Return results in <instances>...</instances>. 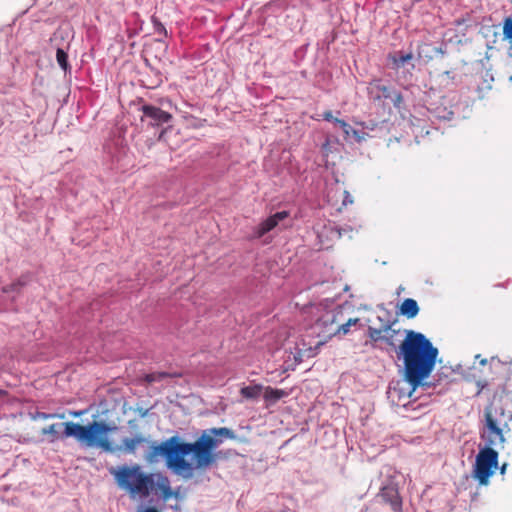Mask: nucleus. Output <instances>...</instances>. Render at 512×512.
Wrapping results in <instances>:
<instances>
[{
    "label": "nucleus",
    "instance_id": "1",
    "mask_svg": "<svg viewBox=\"0 0 512 512\" xmlns=\"http://www.w3.org/2000/svg\"><path fill=\"white\" fill-rule=\"evenodd\" d=\"M235 437L233 430L220 427L204 430L194 442H185L178 436L161 442L152 441L144 454V460L149 465H156L164 459L167 469L188 480L194 476L197 469L205 470L216 461L214 450L225 439Z\"/></svg>",
    "mask_w": 512,
    "mask_h": 512
},
{
    "label": "nucleus",
    "instance_id": "2",
    "mask_svg": "<svg viewBox=\"0 0 512 512\" xmlns=\"http://www.w3.org/2000/svg\"><path fill=\"white\" fill-rule=\"evenodd\" d=\"M404 333L397 357L403 360L406 381L416 388L434 369L438 350L422 333L413 330Z\"/></svg>",
    "mask_w": 512,
    "mask_h": 512
},
{
    "label": "nucleus",
    "instance_id": "3",
    "mask_svg": "<svg viewBox=\"0 0 512 512\" xmlns=\"http://www.w3.org/2000/svg\"><path fill=\"white\" fill-rule=\"evenodd\" d=\"M110 473L118 487L131 497L157 495L166 501L174 496L169 477L161 471L146 472L139 464H124L112 468Z\"/></svg>",
    "mask_w": 512,
    "mask_h": 512
},
{
    "label": "nucleus",
    "instance_id": "4",
    "mask_svg": "<svg viewBox=\"0 0 512 512\" xmlns=\"http://www.w3.org/2000/svg\"><path fill=\"white\" fill-rule=\"evenodd\" d=\"M61 428H64L62 437H73L86 447H97L105 452H114L115 450L108 438L110 432L117 430L115 425H110L104 421H92L87 425L71 421L54 423L42 428L41 435H48L50 442H54L59 439Z\"/></svg>",
    "mask_w": 512,
    "mask_h": 512
},
{
    "label": "nucleus",
    "instance_id": "5",
    "mask_svg": "<svg viewBox=\"0 0 512 512\" xmlns=\"http://www.w3.org/2000/svg\"><path fill=\"white\" fill-rule=\"evenodd\" d=\"M498 468V452L489 447L484 446L480 449L473 466L472 476L478 481L479 485L487 486L490 477Z\"/></svg>",
    "mask_w": 512,
    "mask_h": 512
},
{
    "label": "nucleus",
    "instance_id": "6",
    "mask_svg": "<svg viewBox=\"0 0 512 512\" xmlns=\"http://www.w3.org/2000/svg\"><path fill=\"white\" fill-rule=\"evenodd\" d=\"M343 309L341 306H336L335 308L326 311L319 319H317L314 329L317 331V336L320 340L317 342L316 346L324 345L328 340L337 334H329L331 330H337L338 323L343 321Z\"/></svg>",
    "mask_w": 512,
    "mask_h": 512
},
{
    "label": "nucleus",
    "instance_id": "7",
    "mask_svg": "<svg viewBox=\"0 0 512 512\" xmlns=\"http://www.w3.org/2000/svg\"><path fill=\"white\" fill-rule=\"evenodd\" d=\"M368 337L374 343V347L393 349L397 352L399 345L403 341L402 334L399 329H393L392 324L388 323L382 328L368 327Z\"/></svg>",
    "mask_w": 512,
    "mask_h": 512
},
{
    "label": "nucleus",
    "instance_id": "8",
    "mask_svg": "<svg viewBox=\"0 0 512 512\" xmlns=\"http://www.w3.org/2000/svg\"><path fill=\"white\" fill-rule=\"evenodd\" d=\"M484 424L511 431L512 413L505 411L499 402H493L484 412Z\"/></svg>",
    "mask_w": 512,
    "mask_h": 512
},
{
    "label": "nucleus",
    "instance_id": "9",
    "mask_svg": "<svg viewBox=\"0 0 512 512\" xmlns=\"http://www.w3.org/2000/svg\"><path fill=\"white\" fill-rule=\"evenodd\" d=\"M143 113L141 121L148 120V124L151 126H160L164 123H168L172 119V115L159 107L145 104L140 109Z\"/></svg>",
    "mask_w": 512,
    "mask_h": 512
},
{
    "label": "nucleus",
    "instance_id": "10",
    "mask_svg": "<svg viewBox=\"0 0 512 512\" xmlns=\"http://www.w3.org/2000/svg\"><path fill=\"white\" fill-rule=\"evenodd\" d=\"M509 432L510 431L505 429H500L484 424L483 431L481 433V439L484 441L485 446H489L493 449L497 447L502 448L506 441L505 435Z\"/></svg>",
    "mask_w": 512,
    "mask_h": 512
},
{
    "label": "nucleus",
    "instance_id": "11",
    "mask_svg": "<svg viewBox=\"0 0 512 512\" xmlns=\"http://www.w3.org/2000/svg\"><path fill=\"white\" fill-rule=\"evenodd\" d=\"M288 216L289 212L287 211L276 212L254 228L252 237L256 239L262 238L265 234L273 230L281 221L288 218Z\"/></svg>",
    "mask_w": 512,
    "mask_h": 512
},
{
    "label": "nucleus",
    "instance_id": "12",
    "mask_svg": "<svg viewBox=\"0 0 512 512\" xmlns=\"http://www.w3.org/2000/svg\"><path fill=\"white\" fill-rule=\"evenodd\" d=\"M378 497L383 503L390 505L394 512H401L402 499L399 495L398 489L395 486H384L378 494Z\"/></svg>",
    "mask_w": 512,
    "mask_h": 512
},
{
    "label": "nucleus",
    "instance_id": "13",
    "mask_svg": "<svg viewBox=\"0 0 512 512\" xmlns=\"http://www.w3.org/2000/svg\"><path fill=\"white\" fill-rule=\"evenodd\" d=\"M367 94L373 101H381L391 97V90L380 79H374L367 86Z\"/></svg>",
    "mask_w": 512,
    "mask_h": 512
},
{
    "label": "nucleus",
    "instance_id": "14",
    "mask_svg": "<svg viewBox=\"0 0 512 512\" xmlns=\"http://www.w3.org/2000/svg\"><path fill=\"white\" fill-rule=\"evenodd\" d=\"M490 369L494 374L492 381L497 380L499 381V386H505L509 380L508 374L511 370V366L500 360L492 359L490 361Z\"/></svg>",
    "mask_w": 512,
    "mask_h": 512
},
{
    "label": "nucleus",
    "instance_id": "15",
    "mask_svg": "<svg viewBox=\"0 0 512 512\" xmlns=\"http://www.w3.org/2000/svg\"><path fill=\"white\" fill-rule=\"evenodd\" d=\"M419 313V306L416 300L406 298L399 307V314L408 319L415 318Z\"/></svg>",
    "mask_w": 512,
    "mask_h": 512
},
{
    "label": "nucleus",
    "instance_id": "16",
    "mask_svg": "<svg viewBox=\"0 0 512 512\" xmlns=\"http://www.w3.org/2000/svg\"><path fill=\"white\" fill-rule=\"evenodd\" d=\"M146 441L143 435H136L134 437H126L122 440V449L129 454H135L139 445Z\"/></svg>",
    "mask_w": 512,
    "mask_h": 512
},
{
    "label": "nucleus",
    "instance_id": "17",
    "mask_svg": "<svg viewBox=\"0 0 512 512\" xmlns=\"http://www.w3.org/2000/svg\"><path fill=\"white\" fill-rule=\"evenodd\" d=\"M178 131L175 130L173 126H168L164 128L159 134V141L166 142L172 149H177L180 147L182 141L181 140H173L172 135L177 134Z\"/></svg>",
    "mask_w": 512,
    "mask_h": 512
},
{
    "label": "nucleus",
    "instance_id": "18",
    "mask_svg": "<svg viewBox=\"0 0 512 512\" xmlns=\"http://www.w3.org/2000/svg\"><path fill=\"white\" fill-rule=\"evenodd\" d=\"M288 394L289 393L283 389L272 388L270 386L264 388V399L269 405L275 404L280 399L288 396Z\"/></svg>",
    "mask_w": 512,
    "mask_h": 512
},
{
    "label": "nucleus",
    "instance_id": "19",
    "mask_svg": "<svg viewBox=\"0 0 512 512\" xmlns=\"http://www.w3.org/2000/svg\"><path fill=\"white\" fill-rule=\"evenodd\" d=\"M263 389L264 388L261 384L245 386L241 388L240 394L243 398L246 399H257L261 395Z\"/></svg>",
    "mask_w": 512,
    "mask_h": 512
},
{
    "label": "nucleus",
    "instance_id": "20",
    "mask_svg": "<svg viewBox=\"0 0 512 512\" xmlns=\"http://www.w3.org/2000/svg\"><path fill=\"white\" fill-rule=\"evenodd\" d=\"M359 321V318H349L344 322L341 321L338 323L337 330H331L329 331V334L347 335L350 332V328L359 323Z\"/></svg>",
    "mask_w": 512,
    "mask_h": 512
},
{
    "label": "nucleus",
    "instance_id": "21",
    "mask_svg": "<svg viewBox=\"0 0 512 512\" xmlns=\"http://www.w3.org/2000/svg\"><path fill=\"white\" fill-rule=\"evenodd\" d=\"M56 60H57L58 65L64 71H67L69 69L68 55L63 49H61V48L57 49Z\"/></svg>",
    "mask_w": 512,
    "mask_h": 512
},
{
    "label": "nucleus",
    "instance_id": "22",
    "mask_svg": "<svg viewBox=\"0 0 512 512\" xmlns=\"http://www.w3.org/2000/svg\"><path fill=\"white\" fill-rule=\"evenodd\" d=\"M503 35L505 39H512V18H506L503 23Z\"/></svg>",
    "mask_w": 512,
    "mask_h": 512
},
{
    "label": "nucleus",
    "instance_id": "23",
    "mask_svg": "<svg viewBox=\"0 0 512 512\" xmlns=\"http://www.w3.org/2000/svg\"><path fill=\"white\" fill-rule=\"evenodd\" d=\"M334 123L343 130L346 136L350 134V130H352V128L346 121L342 119H334Z\"/></svg>",
    "mask_w": 512,
    "mask_h": 512
},
{
    "label": "nucleus",
    "instance_id": "24",
    "mask_svg": "<svg viewBox=\"0 0 512 512\" xmlns=\"http://www.w3.org/2000/svg\"><path fill=\"white\" fill-rule=\"evenodd\" d=\"M167 376L166 373H150L146 375V381L149 383L160 381Z\"/></svg>",
    "mask_w": 512,
    "mask_h": 512
},
{
    "label": "nucleus",
    "instance_id": "25",
    "mask_svg": "<svg viewBox=\"0 0 512 512\" xmlns=\"http://www.w3.org/2000/svg\"><path fill=\"white\" fill-rule=\"evenodd\" d=\"M37 418L42 419V420H47V419H52V418L64 419L65 418V414L64 413H62V414H56V413L48 414V413L41 412V413L37 414Z\"/></svg>",
    "mask_w": 512,
    "mask_h": 512
},
{
    "label": "nucleus",
    "instance_id": "26",
    "mask_svg": "<svg viewBox=\"0 0 512 512\" xmlns=\"http://www.w3.org/2000/svg\"><path fill=\"white\" fill-rule=\"evenodd\" d=\"M153 23H154L155 32L157 34H163L164 36L167 35L166 28L164 27V25L161 22H159L157 19L153 18Z\"/></svg>",
    "mask_w": 512,
    "mask_h": 512
},
{
    "label": "nucleus",
    "instance_id": "27",
    "mask_svg": "<svg viewBox=\"0 0 512 512\" xmlns=\"http://www.w3.org/2000/svg\"><path fill=\"white\" fill-rule=\"evenodd\" d=\"M412 54L411 53H408V54H401L397 59L394 60V62L397 64V65H404L405 63H407L408 61H410L412 59Z\"/></svg>",
    "mask_w": 512,
    "mask_h": 512
},
{
    "label": "nucleus",
    "instance_id": "28",
    "mask_svg": "<svg viewBox=\"0 0 512 512\" xmlns=\"http://www.w3.org/2000/svg\"><path fill=\"white\" fill-rule=\"evenodd\" d=\"M403 101V97L400 93H395V96H394V99H393V103L396 107H399V105L401 104V102Z\"/></svg>",
    "mask_w": 512,
    "mask_h": 512
},
{
    "label": "nucleus",
    "instance_id": "29",
    "mask_svg": "<svg viewBox=\"0 0 512 512\" xmlns=\"http://www.w3.org/2000/svg\"><path fill=\"white\" fill-rule=\"evenodd\" d=\"M21 285H23V284H22V283H20V282L13 283V284H11V285H9V286L5 287V288H4V292H11V291H15V290H16V288H17L18 286H21Z\"/></svg>",
    "mask_w": 512,
    "mask_h": 512
},
{
    "label": "nucleus",
    "instance_id": "30",
    "mask_svg": "<svg viewBox=\"0 0 512 512\" xmlns=\"http://www.w3.org/2000/svg\"><path fill=\"white\" fill-rule=\"evenodd\" d=\"M323 118H324V120H326V121H333V122H334V119H335V118L333 117V115H332V112H331V111H326V112H324V114H323Z\"/></svg>",
    "mask_w": 512,
    "mask_h": 512
},
{
    "label": "nucleus",
    "instance_id": "31",
    "mask_svg": "<svg viewBox=\"0 0 512 512\" xmlns=\"http://www.w3.org/2000/svg\"><path fill=\"white\" fill-rule=\"evenodd\" d=\"M347 203H353V199L351 198L350 194L345 191V197L343 199V204L347 205Z\"/></svg>",
    "mask_w": 512,
    "mask_h": 512
},
{
    "label": "nucleus",
    "instance_id": "32",
    "mask_svg": "<svg viewBox=\"0 0 512 512\" xmlns=\"http://www.w3.org/2000/svg\"><path fill=\"white\" fill-rule=\"evenodd\" d=\"M507 466H508L507 463L502 464V466L500 467V474L501 475L505 474Z\"/></svg>",
    "mask_w": 512,
    "mask_h": 512
},
{
    "label": "nucleus",
    "instance_id": "33",
    "mask_svg": "<svg viewBox=\"0 0 512 512\" xmlns=\"http://www.w3.org/2000/svg\"><path fill=\"white\" fill-rule=\"evenodd\" d=\"M84 412L83 411H79V412H73L71 413L74 417H80Z\"/></svg>",
    "mask_w": 512,
    "mask_h": 512
},
{
    "label": "nucleus",
    "instance_id": "34",
    "mask_svg": "<svg viewBox=\"0 0 512 512\" xmlns=\"http://www.w3.org/2000/svg\"><path fill=\"white\" fill-rule=\"evenodd\" d=\"M146 414H147V410H145V411H141V416H142V417L146 416Z\"/></svg>",
    "mask_w": 512,
    "mask_h": 512
}]
</instances>
